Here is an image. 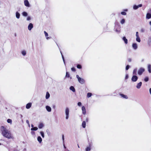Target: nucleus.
<instances>
[{
    "instance_id": "obj_1",
    "label": "nucleus",
    "mask_w": 151,
    "mask_h": 151,
    "mask_svg": "<svg viewBox=\"0 0 151 151\" xmlns=\"http://www.w3.org/2000/svg\"><path fill=\"white\" fill-rule=\"evenodd\" d=\"M0 130L2 135L8 139H13V137L10 131L4 127L2 126L0 127Z\"/></svg>"
},
{
    "instance_id": "obj_2",
    "label": "nucleus",
    "mask_w": 151,
    "mask_h": 151,
    "mask_svg": "<svg viewBox=\"0 0 151 151\" xmlns=\"http://www.w3.org/2000/svg\"><path fill=\"white\" fill-rule=\"evenodd\" d=\"M76 77L80 83L81 84H83L84 83L85 81L83 78L80 77L78 75H76Z\"/></svg>"
},
{
    "instance_id": "obj_3",
    "label": "nucleus",
    "mask_w": 151,
    "mask_h": 151,
    "mask_svg": "<svg viewBox=\"0 0 151 151\" xmlns=\"http://www.w3.org/2000/svg\"><path fill=\"white\" fill-rule=\"evenodd\" d=\"M69 109L67 107L65 109V114L66 115L65 119H68L69 116Z\"/></svg>"
},
{
    "instance_id": "obj_4",
    "label": "nucleus",
    "mask_w": 151,
    "mask_h": 151,
    "mask_svg": "<svg viewBox=\"0 0 151 151\" xmlns=\"http://www.w3.org/2000/svg\"><path fill=\"white\" fill-rule=\"evenodd\" d=\"M145 70V69L144 68H140L138 71V73L139 75H141L144 72Z\"/></svg>"
},
{
    "instance_id": "obj_5",
    "label": "nucleus",
    "mask_w": 151,
    "mask_h": 151,
    "mask_svg": "<svg viewBox=\"0 0 151 151\" xmlns=\"http://www.w3.org/2000/svg\"><path fill=\"white\" fill-rule=\"evenodd\" d=\"M136 41L139 42H140L141 41V40L139 35L138 32H136Z\"/></svg>"
},
{
    "instance_id": "obj_6",
    "label": "nucleus",
    "mask_w": 151,
    "mask_h": 151,
    "mask_svg": "<svg viewBox=\"0 0 151 151\" xmlns=\"http://www.w3.org/2000/svg\"><path fill=\"white\" fill-rule=\"evenodd\" d=\"M138 78L136 76L134 75L132 77L131 80L133 82H136L137 81Z\"/></svg>"
},
{
    "instance_id": "obj_7",
    "label": "nucleus",
    "mask_w": 151,
    "mask_h": 151,
    "mask_svg": "<svg viewBox=\"0 0 151 151\" xmlns=\"http://www.w3.org/2000/svg\"><path fill=\"white\" fill-rule=\"evenodd\" d=\"M142 6V4H140L138 5H134L133 7V9L134 10L137 9L139 7H141Z\"/></svg>"
},
{
    "instance_id": "obj_8",
    "label": "nucleus",
    "mask_w": 151,
    "mask_h": 151,
    "mask_svg": "<svg viewBox=\"0 0 151 151\" xmlns=\"http://www.w3.org/2000/svg\"><path fill=\"white\" fill-rule=\"evenodd\" d=\"M24 4L25 6L27 7H30V4L28 1L27 0H25L24 1Z\"/></svg>"
},
{
    "instance_id": "obj_9",
    "label": "nucleus",
    "mask_w": 151,
    "mask_h": 151,
    "mask_svg": "<svg viewBox=\"0 0 151 151\" xmlns=\"http://www.w3.org/2000/svg\"><path fill=\"white\" fill-rule=\"evenodd\" d=\"M132 47L134 50H137L138 47L137 44L136 43H133Z\"/></svg>"
},
{
    "instance_id": "obj_10",
    "label": "nucleus",
    "mask_w": 151,
    "mask_h": 151,
    "mask_svg": "<svg viewBox=\"0 0 151 151\" xmlns=\"http://www.w3.org/2000/svg\"><path fill=\"white\" fill-rule=\"evenodd\" d=\"M33 27V25L32 23H30L28 26V29L29 30H31Z\"/></svg>"
},
{
    "instance_id": "obj_11",
    "label": "nucleus",
    "mask_w": 151,
    "mask_h": 151,
    "mask_svg": "<svg viewBox=\"0 0 151 151\" xmlns=\"http://www.w3.org/2000/svg\"><path fill=\"white\" fill-rule=\"evenodd\" d=\"M142 85V82H140L137 84L136 87L137 89H139L141 88Z\"/></svg>"
},
{
    "instance_id": "obj_12",
    "label": "nucleus",
    "mask_w": 151,
    "mask_h": 151,
    "mask_svg": "<svg viewBox=\"0 0 151 151\" xmlns=\"http://www.w3.org/2000/svg\"><path fill=\"white\" fill-rule=\"evenodd\" d=\"M32 103H29L27 104L26 108L27 109H29L32 106Z\"/></svg>"
},
{
    "instance_id": "obj_13",
    "label": "nucleus",
    "mask_w": 151,
    "mask_h": 151,
    "mask_svg": "<svg viewBox=\"0 0 151 151\" xmlns=\"http://www.w3.org/2000/svg\"><path fill=\"white\" fill-rule=\"evenodd\" d=\"M82 113L84 115H85L86 114V110L85 107L84 106H83L82 108Z\"/></svg>"
},
{
    "instance_id": "obj_14",
    "label": "nucleus",
    "mask_w": 151,
    "mask_h": 151,
    "mask_svg": "<svg viewBox=\"0 0 151 151\" xmlns=\"http://www.w3.org/2000/svg\"><path fill=\"white\" fill-rule=\"evenodd\" d=\"M46 109L48 112H50L51 111V107L48 106H46Z\"/></svg>"
},
{
    "instance_id": "obj_15",
    "label": "nucleus",
    "mask_w": 151,
    "mask_h": 151,
    "mask_svg": "<svg viewBox=\"0 0 151 151\" xmlns=\"http://www.w3.org/2000/svg\"><path fill=\"white\" fill-rule=\"evenodd\" d=\"M20 14L18 12H17L16 13V17L18 19L20 18Z\"/></svg>"
},
{
    "instance_id": "obj_16",
    "label": "nucleus",
    "mask_w": 151,
    "mask_h": 151,
    "mask_svg": "<svg viewBox=\"0 0 151 151\" xmlns=\"http://www.w3.org/2000/svg\"><path fill=\"white\" fill-rule=\"evenodd\" d=\"M146 18L147 19H150L151 18V14L150 13H147L146 14Z\"/></svg>"
},
{
    "instance_id": "obj_17",
    "label": "nucleus",
    "mask_w": 151,
    "mask_h": 151,
    "mask_svg": "<svg viewBox=\"0 0 151 151\" xmlns=\"http://www.w3.org/2000/svg\"><path fill=\"white\" fill-rule=\"evenodd\" d=\"M122 40L124 41V43L126 44H127L128 43V40L125 37H124L122 38Z\"/></svg>"
},
{
    "instance_id": "obj_18",
    "label": "nucleus",
    "mask_w": 151,
    "mask_h": 151,
    "mask_svg": "<svg viewBox=\"0 0 151 151\" xmlns=\"http://www.w3.org/2000/svg\"><path fill=\"white\" fill-rule=\"evenodd\" d=\"M148 70L149 73H151V65L150 64H149L148 65Z\"/></svg>"
},
{
    "instance_id": "obj_19",
    "label": "nucleus",
    "mask_w": 151,
    "mask_h": 151,
    "mask_svg": "<svg viewBox=\"0 0 151 151\" xmlns=\"http://www.w3.org/2000/svg\"><path fill=\"white\" fill-rule=\"evenodd\" d=\"M70 89L74 92L76 91L75 88L73 86H71L70 87Z\"/></svg>"
},
{
    "instance_id": "obj_20",
    "label": "nucleus",
    "mask_w": 151,
    "mask_h": 151,
    "mask_svg": "<svg viewBox=\"0 0 151 151\" xmlns=\"http://www.w3.org/2000/svg\"><path fill=\"white\" fill-rule=\"evenodd\" d=\"M120 95L123 98H124L126 99H127L128 98L127 96L126 95H125L124 94H120Z\"/></svg>"
},
{
    "instance_id": "obj_21",
    "label": "nucleus",
    "mask_w": 151,
    "mask_h": 151,
    "mask_svg": "<svg viewBox=\"0 0 151 151\" xmlns=\"http://www.w3.org/2000/svg\"><path fill=\"white\" fill-rule=\"evenodd\" d=\"M50 96V94L48 92H46L45 98L46 99H48Z\"/></svg>"
},
{
    "instance_id": "obj_22",
    "label": "nucleus",
    "mask_w": 151,
    "mask_h": 151,
    "mask_svg": "<svg viewBox=\"0 0 151 151\" xmlns=\"http://www.w3.org/2000/svg\"><path fill=\"white\" fill-rule=\"evenodd\" d=\"M37 140L40 143L42 142V138H41V137L40 136H38L37 137Z\"/></svg>"
},
{
    "instance_id": "obj_23",
    "label": "nucleus",
    "mask_w": 151,
    "mask_h": 151,
    "mask_svg": "<svg viewBox=\"0 0 151 151\" xmlns=\"http://www.w3.org/2000/svg\"><path fill=\"white\" fill-rule=\"evenodd\" d=\"M44 32L45 37H46L47 39L48 40V39H49L50 38V37H47L48 35V33L45 31H44Z\"/></svg>"
},
{
    "instance_id": "obj_24",
    "label": "nucleus",
    "mask_w": 151,
    "mask_h": 151,
    "mask_svg": "<svg viewBox=\"0 0 151 151\" xmlns=\"http://www.w3.org/2000/svg\"><path fill=\"white\" fill-rule=\"evenodd\" d=\"M22 15L24 17H26L27 16L28 14L27 13L25 12H23L22 13Z\"/></svg>"
},
{
    "instance_id": "obj_25",
    "label": "nucleus",
    "mask_w": 151,
    "mask_h": 151,
    "mask_svg": "<svg viewBox=\"0 0 151 151\" xmlns=\"http://www.w3.org/2000/svg\"><path fill=\"white\" fill-rule=\"evenodd\" d=\"M86 123L85 121H83L82 123V126L83 128L86 127Z\"/></svg>"
},
{
    "instance_id": "obj_26",
    "label": "nucleus",
    "mask_w": 151,
    "mask_h": 151,
    "mask_svg": "<svg viewBox=\"0 0 151 151\" xmlns=\"http://www.w3.org/2000/svg\"><path fill=\"white\" fill-rule=\"evenodd\" d=\"M43 126H44V125H43V124L42 123H40L39 124L38 127H39V128L41 129L43 127Z\"/></svg>"
},
{
    "instance_id": "obj_27",
    "label": "nucleus",
    "mask_w": 151,
    "mask_h": 151,
    "mask_svg": "<svg viewBox=\"0 0 151 151\" xmlns=\"http://www.w3.org/2000/svg\"><path fill=\"white\" fill-rule=\"evenodd\" d=\"M137 70V69L136 68L134 69L133 72V74L134 75H136V72Z\"/></svg>"
},
{
    "instance_id": "obj_28",
    "label": "nucleus",
    "mask_w": 151,
    "mask_h": 151,
    "mask_svg": "<svg viewBox=\"0 0 151 151\" xmlns=\"http://www.w3.org/2000/svg\"><path fill=\"white\" fill-rule=\"evenodd\" d=\"M38 128L37 127H34L31 129V130L36 131L37 130Z\"/></svg>"
},
{
    "instance_id": "obj_29",
    "label": "nucleus",
    "mask_w": 151,
    "mask_h": 151,
    "mask_svg": "<svg viewBox=\"0 0 151 151\" xmlns=\"http://www.w3.org/2000/svg\"><path fill=\"white\" fill-rule=\"evenodd\" d=\"M91 150V148L90 147H88L86 149V151H90Z\"/></svg>"
},
{
    "instance_id": "obj_30",
    "label": "nucleus",
    "mask_w": 151,
    "mask_h": 151,
    "mask_svg": "<svg viewBox=\"0 0 151 151\" xmlns=\"http://www.w3.org/2000/svg\"><path fill=\"white\" fill-rule=\"evenodd\" d=\"M60 53L61 54V55H62V59H63V61L65 64V59H64V57L62 53V52L60 51Z\"/></svg>"
},
{
    "instance_id": "obj_31",
    "label": "nucleus",
    "mask_w": 151,
    "mask_h": 151,
    "mask_svg": "<svg viewBox=\"0 0 151 151\" xmlns=\"http://www.w3.org/2000/svg\"><path fill=\"white\" fill-rule=\"evenodd\" d=\"M7 121L8 123H10L11 124L12 123V121L11 119H8Z\"/></svg>"
},
{
    "instance_id": "obj_32",
    "label": "nucleus",
    "mask_w": 151,
    "mask_h": 151,
    "mask_svg": "<svg viewBox=\"0 0 151 151\" xmlns=\"http://www.w3.org/2000/svg\"><path fill=\"white\" fill-rule=\"evenodd\" d=\"M22 54L23 55L25 56L26 54V52L25 51L23 50L22 52Z\"/></svg>"
},
{
    "instance_id": "obj_33",
    "label": "nucleus",
    "mask_w": 151,
    "mask_h": 151,
    "mask_svg": "<svg viewBox=\"0 0 151 151\" xmlns=\"http://www.w3.org/2000/svg\"><path fill=\"white\" fill-rule=\"evenodd\" d=\"M91 95H92V94L91 93H87V97L88 98H89V97H91Z\"/></svg>"
},
{
    "instance_id": "obj_34",
    "label": "nucleus",
    "mask_w": 151,
    "mask_h": 151,
    "mask_svg": "<svg viewBox=\"0 0 151 151\" xmlns=\"http://www.w3.org/2000/svg\"><path fill=\"white\" fill-rule=\"evenodd\" d=\"M77 67L78 69H81L82 68V66L81 65L78 64L77 65Z\"/></svg>"
},
{
    "instance_id": "obj_35",
    "label": "nucleus",
    "mask_w": 151,
    "mask_h": 151,
    "mask_svg": "<svg viewBox=\"0 0 151 151\" xmlns=\"http://www.w3.org/2000/svg\"><path fill=\"white\" fill-rule=\"evenodd\" d=\"M70 76L69 73L68 72H66L65 77L67 78H69Z\"/></svg>"
},
{
    "instance_id": "obj_36",
    "label": "nucleus",
    "mask_w": 151,
    "mask_h": 151,
    "mask_svg": "<svg viewBox=\"0 0 151 151\" xmlns=\"http://www.w3.org/2000/svg\"><path fill=\"white\" fill-rule=\"evenodd\" d=\"M40 133L42 137L43 138H44V132L42 131H41L40 132Z\"/></svg>"
},
{
    "instance_id": "obj_37",
    "label": "nucleus",
    "mask_w": 151,
    "mask_h": 151,
    "mask_svg": "<svg viewBox=\"0 0 151 151\" xmlns=\"http://www.w3.org/2000/svg\"><path fill=\"white\" fill-rule=\"evenodd\" d=\"M125 22V19H122L121 21V24H123Z\"/></svg>"
},
{
    "instance_id": "obj_38",
    "label": "nucleus",
    "mask_w": 151,
    "mask_h": 151,
    "mask_svg": "<svg viewBox=\"0 0 151 151\" xmlns=\"http://www.w3.org/2000/svg\"><path fill=\"white\" fill-rule=\"evenodd\" d=\"M148 80H149V78L147 77H146L144 79V81L145 82H147L148 81Z\"/></svg>"
},
{
    "instance_id": "obj_39",
    "label": "nucleus",
    "mask_w": 151,
    "mask_h": 151,
    "mask_svg": "<svg viewBox=\"0 0 151 151\" xmlns=\"http://www.w3.org/2000/svg\"><path fill=\"white\" fill-rule=\"evenodd\" d=\"M121 14H122V15H126L127 14V13L126 12H121Z\"/></svg>"
},
{
    "instance_id": "obj_40",
    "label": "nucleus",
    "mask_w": 151,
    "mask_h": 151,
    "mask_svg": "<svg viewBox=\"0 0 151 151\" xmlns=\"http://www.w3.org/2000/svg\"><path fill=\"white\" fill-rule=\"evenodd\" d=\"M148 41V42L151 43V37H149Z\"/></svg>"
},
{
    "instance_id": "obj_41",
    "label": "nucleus",
    "mask_w": 151,
    "mask_h": 151,
    "mask_svg": "<svg viewBox=\"0 0 151 151\" xmlns=\"http://www.w3.org/2000/svg\"><path fill=\"white\" fill-rule=\"evenodd\" d=\"M130 67V66L129 65H127L126 66V70H128V69Z\"/></svg>"
},
{
    "instance_id": "obj_42",
    "label": "nucleus",
    "mask_w": 151,
    "mask_h": 151,
    "mask_svg": "<svg viewBox=\"0 0 151 151\" xmlns=\"http://www.w3.org/2000/svg\"><path fill=\"white\" fill-rule=\"evenodd\" d=\"M26 123H27V124L28 125V126L29 127H30V124H29V121L28 120H26Z\"/></svg>"
},
{
    "instance_id": "obj_43",
    "label": "nucleus",
    "mask_w": 151,
    "mask_h": 151,
    "mask_svg": "<svg viewBox=\"0 0 151 151\" xmlns=\"http://www.w3.org/2000/svg\"><path fill=\"white\" fill-rule=\"evenodd\" d=\"M82 104L81 102H78V105L79 106H81Z\"/></svg>"
},
{
    "instance_id": "obj_44",
    "label": "nucleus",
    "mask_w": 151,
    "mask_h": 151,
    "mask_svg": "<svg viewBox=\"0 0 151 151\" xmlns=\"http://www.w3.org/2000/svg\"><path fill=\"white\" fill-rule=\"evenodd\" d=\"M128 75L127 74L126 75V76H125V79H127L128 78Z\"/></svg>"
},
{
    "instance_id": "obj_45",
    "label": "nucleus",
    "mask_w": 151,
    "mask_h": 151,
    "mask_svg": "<svg viewBox=\"0 0 151 151\" xmlns=\"http://www.w3.org/2000/svg\"><path fill=\"white\" fill-rule=\"evenodd\" d=\"M71 70L73 71H76L75 68L73 67L71 68Z\"/></svg>"
},
{
    "instance_id": "obj_46",
    "label": "nucleus",
    "mask_w": 151,
    "mask_h": 151,
    "mask_svg": "<svg viewBox=\"0 0 151 151\" xmlns=\"http://www.w3.org/2000/svg\"><path fill=\"white\" fill-rule=\"evenodd\" d=\"M141 32H145V29L143 28H142L141 29Z\"/></svg>"
},
{
    "instance_id": "obj_47",
    "label": "nucleus",
    "mask_w": 151,
    "mask_h": 151,
    "mask_svg": "<svg viewBox=\"0 0 151 151\" xmlns=\"http://www.w3.org/2000/svg\"><path fill=\"white\" fill-rule=\"evenodd\" d=\"M31 19V18L30 17H28L27 19V20L29 21Z\"/></svg>"
},
{
    "instance_id": "obj_48",
    "label": "nucleus",
    "mask_w": 151,
    "mask_h": 151,
    "mask_svg": "<svg viewBox=\"0 0 151 151\" xmlns=\"http://www.w3.org/2000/svg\"><path fill=\"white\" fill-rule=\"evenodd\" d=\"M62 139L63 140V143H64V135H62Z\"/></svg>"
},
{
    "instance_id": "obj_49",
    "label": "nucleus",
    "mask_w": 151,
    "mask_h": 151,
    "mask_svg": "<svg viewBox=\"0 0 151 151\" xmlns=\"http://www.w3.org/2000/svg\"><path fill=\"white\" fill-rule=\"evenodd\" d=\"M116 32H117L118 33H119V32H120V31L119 30H118L117 29H116Z\"/></svg>"
},
{
    "instance_id": "obj_50",
    "label": "nucleus",
    "mask_w": 151,
    "mask_h": 151,
    "mask_svg": "<svg viewBox=\"0 0 151 151\" xmlns=\"http://www.w3.org/2000/svg\"><path fill=\"white\" fill-rule=\"evenodd\" d=\"M128 60L129 62H130L131 61V58H129L128 59Z\"/></svg>"
},
{
    "instance_id": "obj_51",
    "label": "nucleus",
    "mask_w": 151,
    "mask_h": 151,
    "mask_svg": "<svg viewBox=\"0 0 151 151\" xmlns=\"http://www.w3.org/2000/svg\"><path fill=\"white\" fill-rule=\"evenodd\" d=\"M149 91L150 94L151 95V88H150L149 89Z\"/></svg>"
},
{
    "instance_id": "obj_52",
    "label": "nucleus",
    "mask_w": 151,
    "mask_h": 151,
    "mask_svg": "<svg viewBox=\"0 0 151 151\" xmlns=\"http://www.w3.org/2000/svg\"><path fill=\"white\" fill-rule=\"evenodd\" d=\"M31 127H32V128H33L34 127V125L32 124H31Z\"/></svg>"
},
{
    "instance_id": "obj_53",
    "label": "nucleus",
    "mask_w": 151,
    "mask_h": 151,
    "mask_svg": "<svg viewBox=\"0 0 151 151\" xmlns=\"http://www.w3.org/2000/svg\"><path fill=\"white\" fill-rule=\"evenodd\" d=\"M124 11L127 12L128 11V10L127 9H125L124 10Z\"/></svg>"
},
{
    "instance_id": "obj_54",
    "label": "nucleus",
    "mask_w": 151,
    "mask_h": 151,
    "mask_svg": "<svg viewBox=\"0 0 151 151\" xmlns=\"http://www.w3.org/2000/svg\"><path fill=\"white\" fill-rule=\"evenodd\" d=\"M55 105H54L53 106V108H54V109H55Z\"/></svg>"
},
{
    "instance_id": "obj_55",
    "label": "nucleus",
    "mask_w": 151,
    "mask_h": 151,
    "mask_svg": "<svg viewBox=\"0 0 151 151\" xmlns=\"http://www.w3.org/2000/svg\"><path fill=\"white\" fill-rule=\"evenodd\" d=\"M23 151H26V148L24 149Z\"/></svg>"
},
{
    "instance_id": "obj_56",
    "label": "nucleus",
    "mask_w": 151,
    "mask_h": 151,
    "mask_svg": "<svg viewBox=\"0 0 151 151\" xmlns=\"http://www.w3.org/2000/svg\"><path fill=\"white\" fill-rule=\"evenodd\" d=\"M88 118H86V121H87V122H88Z\"/></svg>"
},
{
    "instance_id": "obj_57",
    "label": "nucleus",
    "mask_w": 151,
    "mask_h": 151,
    "mask_svg": "<svg viewBox=\"0 0 151 151\" xmlns=\"http://www.w3.org/2000/svg\"><path fill=\"white\" fill-rule=\"evenodd\" d=\"M150 24L151 25V21L149 22Z\"/></svg>"
},
{
    "instance_id": "obj_58",
    "label": "nucleus",
    "mask_w": 151,
    "mask_h": 151,
    "mask_svg": "<svg viewBox=\"0 0 151 151\" xmlns=\"http://www.w3.org/2000/svg\"><path fill=\"white\" fill-rule=\"evenodd\" d=\"M20 116H21V118L23 116H22V115L21 114V115H20Z\"/></svg>"
},
{
    "instance_id": "obj_59",
    "label": "nucleus",
    "mask_w": 151,
    "mask_h": 151,
    "mask_svg": "<svg viewBox=\"0 0 151 151\" xmlns=\"http://www.w3.org/2000/svg\"><path fill=\"white\" fill-rule=\"evenodd\" d=\"M14 151H19V150H15Z\"/></svg>"
},
{
    "instance_id": "obj_60",
    "label": "nucleus",
    "mask_w": 151,
    "mask_h": 151,
    "mask_svg": "<svg viewBox=\"0 0 151 151\" xmlns=\"http://www.w3.org/2000/svg\"><path fill=\"white\" fill-rule=\"evenodd\" d=\"M64 147L65 148H66V147H65V146L64 144Z\"/></svg>"
},
{
    "instance_id": "obj_61",
    "label": "nucleus",
    "mask_w": 151,
    "mask_h": 151,
    "mask_svg": "<svg viewBox=\"0 0 151 151\" xmlns=\"http://www.w3.org/2000/svg\"><path fill=\"white\" fill-rule=\"evenodd\" d=\"M78 147L79 148H80V147H79V145H78Z\"/></svg>"
},
{
    "instance_id": "obj_62",
    "label": "nucleus",
    "mask_w": 151,
    "mask_h": 151,
    "mask_svg": "<svg viewBox=\"0 0 151 151\" xmlns=\"http://www.w3.org/2000/svg\"><path fill=\"white\" fill-rule=\"evenodd\" d=\"M34 133V132H32V134L33 133Z\"/></svg>"
},
{
    "instance_id": "obj_63",
    "label": "nucleus",
    "mask_w": 151,
    "mask_h": 151,
    "mask_svg": "<svg viewBox=\"0 0 151 151\" xmlns=\"http://www.w3.org/2000/svg\"><path fill=\"white\" fill-rule=\"evenodd\" d=\"M1 144L0 143V145H1Z\"/></svg>"
},
{
    "instance_id": "obj_64",
    "label": "nucleus",
    "mask_w": 151,
    "mask_h": 151,
    "mask_svg": "<svg viewBox=\"0 0 151 151\" xmlns=\"http://www.w3.org/2000/svg\"><path fill=\"white\" fill-rule=\"evenodd\" d=\"M70 79H71V78H71V77H70Z\"/></svg>"
}]
</instances>
